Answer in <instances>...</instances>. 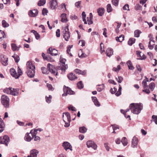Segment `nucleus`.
<instances>
[{"instance_id":"nucleus-58","label":"nucleus","mask_w":157,"mask_h":157,"mask_svg":"<svg viewBox=\"0 0 157 157\" xmlns=\"http://www.w3.org/2000/svg\"><path fill=\"white\" fill-rule=\"evenodd\" d=\"M87 21H88V23L89 25H90L91 24H92L93 23V21L92 20V19L90 18H89L88 17L87 18Z\"/></svg>"},{"instance_id":"nucleus-4","label":"nucleus","mask_w":157,"mask_h":157,"mask_svg":"<svg viewBox=\"0 0 157 157\" xmlns=\"http://www.w3.org/2000/svg\"><path fill=\"white\" fill-rule=\"evenodd\" d=\"M62 30L63 37L65 40L67 41L70 37V33L69 31L68 25L63 28Z\"/></svg>"},{"instance_id":"nucleus-55","label":"nucleus","mask_w":157,"mask_h":157,"mask_svg":"<svg viewBox=\"0 0 157 157\" xmlns=\"http://www.w3.org/2000/svg\"><path fill=\"white\" fill-rule=\"evenodd\" d=\"M35 33V34H34L35 38L37 40H38L40 37V36L39 33L37 32H34Z\"/></svg>"},{"instance_id":"nucleus-21","label":"nucleus","mask_w":157,"mask_h":157,"mask_svg":"<svg viewBox=\"0 0 157 157\" xmlns=\"http://www.w3.org/2000/svg\"><path fill=\"white\" fill-rule=\"evenodd\" d=\"M145 79L142 82V85L144 89H145L146 88H148V86L147 84V82L149 81L148 78L146 76H145Z\"/></svg>"},{"instance_id":"nucleus-12","label":"nucleus","mask_w":157,"mask_h":157,"mask_svg":"<svg viewBox=\"0 0 157 157\" xmlns=\"http://www.w3.org/2000/svg\"><path fill=\"white\" fill-rule=\"evenodd\" d=\"M38 13V10L37 9H34L29 11V15L30 17H34L37 16Z\"/></svg>"},{"instance_id":"nucleus-60","label":"nucleus","mask_w":157,"mask_h":157,"mask_svg":"<svg viewBox=\"0 0 157 157\" xmlns=\"http://www.w3.org/2000/svg\"><path fill=\"white\" fill-rule=\"evenodd\" d=\"M123 9L125 10H129V5L128 4H125L123 7Z\"/></svg>"},{"instance_id":"nucleus-48","label":"nucleus","mask_w":157,"mask_h":157,"mask_svg":"<svg viewBox=\"0 0 157 157\" xmlns=\"http://www.w3.org/2000/svg\"><path fill=\"white\" fill-rule=\"evenodd\" d=\"M52 96L51 95H49V97H46L45 98L46 101L48 103H50L51 101Z\"/></svg>"},{"instance_id":"nucleus-22","label":"nucleus","mask_w":157,"mask_h":157,"mask_svg":"<svg viewBox=\"0 0 157 157\" xmlns=\"http://www.w3.org/2000/svg\"><path fill=\"white\" fill-rule=\"evenodd\" d=\"M68 78L71 80H73L77 79V77L75 74L73 73H70L67 75Z\"/></svg>"},{"instance_id":"nucleus-54","label":"nucleus","mask_w":157,"mask_h":157,"mask_svg":"<svg viewBox=\"0 0 157 157\" xmlns=\"http://www.w3.org/2000/svg\"><path fill=\"white\" fill-rule=\"evenodd\" d=\"M111 126H112L113 129V131H115L117 129H119V126L116 124H114L112 125Z\"/></svg>"},{"instance_id":"nucleus-7","label":"nucleus","mask_w":157,"mask_h":157,"mask_svg":"<svg viewBox=\"0 0 157 157\" xmlns=\"http://www.w3.org/2000/svg\"><path fill=\"white\" fill-rule=\"evenodd\" d=\"M122 87L120 85H119V88L118 91L116 92L117 91V89L114 87L113 88H111L110 90V92L112 94H114L115 93V95L117 96H119L121 94Z\"/></svg>"},{"instance_id":"nucleus-62","label":"nucleus","mask_w":157,"mask_h":157,"mask_svg":"<svg viewBox=\"0 0 157 157\" xmlns=\"http://www.w3.org/2000/svg\"><path fill=\"white\" fill-rule=\"evenodd\" d=\"M151 41H149V44L148 45V47L150 49H152L154 48V45L152 44H151Z\"/></svg>"},{"instance_id":"nucleus-41","label":"nucleus","mask_w":157,"mask_h":157,"mask_svg":"<svg viewBox=\"0 0 157 157\" xmlns=\"http://www.w3.org/2000/svg\"><path fill=\"white\" fill-rule=\"evenodd\" d=\"M46 3L45 0H40L38 3V5L39 6H41L44 5Z\"/></svg>"},{"instance_id":"nucleus-39","label":"nucleus","mask_w":157,"mask_h":157,"mask_svg":"<svg viewBox=\"0 0 157 157\" xmlns=\"http://www.w3.org/2000/svg\"><path fill=\"white\" fill-rule=\"evenodd\" d=\"M73 45H69L67 47V53L68 54L71 56H72V54L70 53L71 49Z\"/></svg>"},{"instance_id":"nucleus-1","label":"nucleus","mask_w":157,"mask_h":157,"mask_svg":"<svg viewBox=\"0 0 157 157\" xmlns=\"http://www.w3.org/2000/svg\"><path fill=\"white\" fill-rule=\"evenodd\" d=\"M131 112L134 114H138L143 109V105L141 103H131L129 106Z\"/></svg>"},{"instance_id":"nucleus-15","label":"nucleus","mask_w":157,"mask_h":157,"mask_svg":"<svg viewBox=\"0 0 157 157\" xmlns=\"http://www.w3.org/2000/svg\"><path fill=\"white\" fill-rule=\"evenodd\" d=\"M48 52L52 56H56L57 55L58 52L57 50L55 48L52 49V48H49L48 49Z\"/></svg>"},{"instance_id":"nucleus-25","label":"nucleus","mask_w":157,"mask_h":157,"mask_svg":"<svg viewBox=\"0 0 157 157\" xmlns=\"http://www.w3.org/2000/svg\"><path fill=\"white\" fill-rule=\"evenodd\" d=\"M5 128V124L2 119L0 118V133L2 132Z\"/></svg>"},{"instance_id":"nucleus-37","label":"nucleus","mask_w":157,"mask_h":157,"mask_svg":"<svg viewBox=\"0 0 157 157\" xmlns=\"http://www.w3.org/2000/svg\"><path fill=\"white\" fill-rule=\"evenodd\" d=\"M121 142L124 146L127 145L128 143L127 140L125 137L122 138Z\"/></svg>"},{"instance_id":"nucleus-57","label":"nucleus","mask_w":157,"mask_h":157,"mask_svg":"<svg viewBox=\"0 0 157 157\" xmlns=\"http://www.w3.org/2000/svg\"><path fill=\"white\" fill-rule=\"evenodd\" d=\"M63 121H64V122L65 123V124L64 125V126L65 127H69L70 126V124H69L70 122H66V121L64 120V115H63Z\"/></svg>"},{"instance_id":"nucleus-33","label":"nucleus","mask_w":157,"mask_h":157,"mask_svg":"<svg viewBox=\"0 0 157 157\" xmlns=\"http://www.w3.org/2000/svg\"><path fill=\"white\" fill-rule=\"evenodd\" d=\"M11 95L14 96H17L18 94V90L16 89L12 88Z\"/></svg>"},{"instance_id":"nucleus-6","label":"nucleus","mask_w":157,"mask_h":157,"mask_svg":"<svg viewBox=\"0 0 157 157\" xmlns=\"http://www.w3.org/2000/svg\"><path fill=\"white\" fill-rule=\"evenodd\" d=\"M66 61V60L65 59H64L60 57L59 61L61 64L60 66L59 69L61 70L62 71H65L68 68L67 65L65 63Z\"/></svg>"},{"instance_id":"nucleus-19","label":"nucleus","mask_w":157,"mask_h":157,"mask_svg":"<svg viewBox=\"0 0 157 157\" xmlns=\"http://www.w3.org/2000/svg\"><path fill=\"white\" fill-rule=\"evenodd\" d=\"M64 116V118L65 120L67 119L68 122H70L71 121V116L68 112H65L63 113V116Z\"/></svg>"},{"instance_id":"nucleus-49","label":"nucleus","mask_w":157,"mask_h":157,"mask_svg":"<svg viewBox=\"0 0 157 157\" xmlns=\"http://www.w3.org/2000/svg\"><path fill=\"white\" fill-rule=\"evenodd\" d=\"M112 3L115 6H117L118 4L119 0H112Z\"/></svg>"},{"instance_id":"nucleus-29","label":"nucleus","mask_w":157,"mask_h":157,"mask_svg":"<svg viewBox=\"0 0 157 157\" xmlns=\"http://www.w3.org/2000/svg\"><path fill=\"white\" fill-rule=\"evenodd\" d=\"M59 9L61 10L63 12L66 10V8L65 4L64 3H63L59 6Z\"/></svg>"},{"instance_id":"nucleus-13","label":"nucleus","mask_w":157,"mask_h":157,"mask_svg":"<svg viewBox=\"0 0 157 157\" xmlns=\"http://www.w3.org/2000/svg\"><path fill=\"white\" fill-rule=\"evenodd\" d=\"M86 50L87 51V52L86 53H84L83 52V50L82 49H80L79 50V52H81L82 53V54L80 56H79V57L80 58H85L87 57L90 53V51L88 49H86Z\"/></svg>"},{"instance_id":"nucleus-38","label":"nucleus","mask_w":157,"mask_h":157,"mask_svg":"<svg viewBox=\"0 0 157 157\" xmlns=\"http://www.w3.org/2000/svg\"><path fill=\"white\" fill-rule=\"evenodd\" d=\"M141 33V32L139 30H136L134 32V36L135 37H138L140 36V34Z\"/></svg>"},{"instance_id":"nucleus-44","label":"nucleus","mask_w":157,"mask_h":157,"mask_svg":"<svg viewBox=\"0 0 157 157\" xmlns=\"http://www.w3.org/2000/svg\"><path fill=\"white\" fill-rule=\"evenodd\" d=\"M77 86L78 88L79 89H82L83 87V85L81 81L77 83Z\"/></svg>"},{"instance_id":"nucleus-18","label":"nucleus","mask_w":157,"mask_h":157,"mask_svg":"<svg viewBox=\"0 0 157 157\" xmlns=\"http://www.w3.org/2000/svg\"><path fill=\"white\" fill-rule=\"evenodd\" d=\"M8 59L4 56L1 57V62L2 63L4 66H6L8 64Z\"/></svg>"},{"instance_id":"nucleus-35","label":"nucleus","mask_w":157,"mask_h":157,"mask_svg":"<svg viewBox=\"0 0 157 157\" xmlns=\"http://www.w3.org/2000/svg\"><path fill=\"white\" fill-rule=\"evenodd\" d=\"M11 48L13 51H18L19 49V47H18L16 44H11Z\"/></svg>"},{"instance_id":"nucleus-45","label":"nucleus","mask_w":157,"mask_h":157,"mask_svg":"<svg viewBox=\"0 0 157 157\" xmlns=\"http://www.w3.org/2000/svg\"><path fill=\"white\" fill-rule=\"evenodd\" d=\"M149 87L151 91H153L155 87V83L153 82L151 83L149 85Z\"/></svg>"},{"instance_id":"nucleus-16","label":"nucleus","mask_w":157,"mask_h":157,"mask_svg":"<svg viewBox=\"0 0 157 157\" xmlns=\"http://www.w3.org/2000/svg\"><path fill=\"white\" fill-rule=\"evenodd\" d=\"M57 6V2L56 0H52L50 2V7L52 10L56 9Z\"/></svg>"},{"instance_id":"nucleus-43","label":"nucleus","mask_w":157,"mask_h":157,"mask_svg":"<svg viewBox=\"0 0 157 157\" xmlns=\"http://www.w3.org/2000/svg\"><path fill=\"white\" fill-rule=\"evenodd\" d=\"M12 57H13L15 60V61L16 62L18 63L19 61L20 60V58L19 56L17 55H14L13 56H12Z\"/></svg>"},{"instance_id":"nucleus-5","label":"nucleus","mask_w":157,"mask_h":157,"mask_svg":"<svg viewBox=\"0 0 157 157\" xmlns=\"http://www.w3.org/2000/svg\"><path fill=\"white\" fill-rule=\"evenodd\" d=\"M1 102L6 108H8L9 106V98L5 95H3L1 98Z\"/></svg>"},{"instance_id":"nucleus-24","label":"nucleus","mask_w":157,"mask_h":157,"mask_svg":"<svg viewBox=\"0 0 157 157\" xmlns=\"http://www.w3.org/2000/svg\"><path fill=\"white\" fill-rule=\"evenodd\" d=\"M67 14L66 13H62L61 15V21L63 22H66L67 21Z\"/></svg>"},{"instance_id":"nucleus-23","label":"nucleus","mask_w":157,"mask_h":157,"mask_svg":"<svg viewBox=\"0 0 157 157\" xmlns=\"http://www.w3.org/2000/svg\"><path fill=\"white\" fill-rule=\"evenodd\" d=\"M29 134H30L29 133H26L24 137L25 140L28 142L30 141L33 138L32 136L31 137V136Z\"/></svg>"},{"instance_id":"nucleus-53","label":"nucleus","mask_w":157,"mask_h":157,"mask_svg":"<svg viewBox=\"0 0 157 157\" xmlns=\"http://www.w3.org/2000/svg\"><path fill=\"white\" fill-rule=\"evenodd\" d=\"M17 73L18 74V76L19 77L22 74V72L21 69L18 67L17 70Z\"/></svg>"},{"instance_id":"nucleus-52","label":"nucleus","mask_w":157,"mask_h":157,"mask_svg":"<svg viewBox=\"0 0 157 157\" xmlns=\"http://www.w3.org/2000/svg\"><path fill=\"white\" fill-rule=\"evenodd\" d=\"M48 13V10L45 8H43L42 10V15L44 16L47 15V13Z\"/></svg>"},{"instance_id":"nucleus-34","label":"nucleus","mask_w":157,"mask_h":157,"mask_svg":"<svg viewBox=\"0 0 157 157\" xmlns=\"http://www.w3.org/2000/svg\"><path fill=\"white\" fill-rule=\"evenodd\" d=\"M135 39L134 38H130L128 42V45L130 46L132 45L133 44L135 43Z\"/></svg>"},{"instance_id":"nucleus-64","label":"nucleus","mask_w":157,"mask_h":157,"mask_svg":"<svg viewBox=\"0 0 157 157\" xmlns=\"http://www.w3.org/2000/svg\"><path fill=\"white\" fill-rule=\"evenodd\" d=\"M123 80V78L121 76L118 77V80H117L118 82L121 83L122 81Z\"/></svg>"},{"instance_id":"nucleus-11","label":"nucleus","mask_w":157,"mask_h":157,"mask_svg":"<svg viewBox=\"0 0 157 157\" xmlns=\"http://www.w3.org/2000/svg\"><path fill=\"white\" fill-rule=\"evenodd\" d=\"M62 146L66 151L68 149H70L71 151L72 150V146L70 144L67 142H64L62 144Z\"/></svg>"},{"instance_id":"nucleus-28","label":"nucleus","mask_w":157,"mask_h":157,"mask_svg":"<svg viewBox=\"0 0 157 157\" xmlns=\"http://www.w3.org/2000/svg\"><path fill=\"white\" fill-rule=\"evenodd\" d=\"M6 37V36L4 32L0 30V40L2 41L3 40V39Z\"/></svg>"},{"instance_id":"nucleus-51","label":"nucleus","mask_w":157,"mask_h":157,"mask_svg":"<svg viewBox=\"0 0 157 157\" xmlns=\"http://www.w3.org/2000/svg\"><path fill=\"white\" fill-rule=\"evenodd\" d=\"M152 118L154 120L155 124H157V116L153 115L152 116Z\"/></svg>"},{"instance_id":"nucleus-59","label":"nucleus","mask_w":157,"mask_h":157,"mask_svg":"<svg viewBox=\"0 0 157 157\" xmlns=\"http://www.w3.org/2000/svg\"><path fill=\"white\" fill-rule=\"evenodd\" d=\"M143 91L145 92L147 94H149L150 92V91L149 89H148V88H146L145 89H144L143 90Z\"/></svg>"},{"instance_id":"nucleus-40","label":"nucleus","mask_w":157,"mask_h":157,"mask_svg":"<svg viewBox=\"0 0 157 157\" xmlns=\"http://www.w3.org/2000/svg\"><path fill=\"white\" fill-rule=\"evenodd\" d=\"M75 72L77 74L81 75H84L86 74V72L85 71H82L80 70L76 69L75 70Z\"/></svg>"},{"instance_id":"nucleus-14","label":"nucleus","mask_w":157,"mask_h":157,"mask_svg":"<svg viewBox=\"0 0 157 157\" xmlns=\"http://www.w3.org/2000/svg\"><path fill=\"white\" fill-rule=\"evenodd\" d=\"M138 140L136 136H134L132 141L131 146L133 148L136 147L138 144Z\"/></svg>"},{"instance_id":"nucleus-26","label":"nucleus","mask_w":157,"mask_h":157,"mask_svg":"<svg viewBox=\"0 0 157 157\" xmlns=\"http://www.w3.org/2000/svg\"><path fill=\"white\" fill-rule=\"evenodd\" d=\"M39 151L35 149L32 150L30 152L32 157H37V155Z\"/></svg>"},{"instance_id":"nucleus-27","label":"nucleus","mask_w":157,"mask_h":157,"mask_svg":"<svg viewBox=\"0 0 157 157\" xmlns=\"http://www.w3.org/2000/svg\"><path fill=\"white\" fill-rule=\"evenodd\" d=\"M98 15L100 16H102L104 13V9L103 8H99L97 10Z\"/></svg>"},{"instance_id":"nucleus-46","label":"nucleus","mask_w":157,"mask_h":157,"mask_svg":"<svg viewBox=\"0 0 157 157\" xmlns=\"http://www.w3.org/2000/svg\"><path fill=\"white\" fill-rule=\"evenodd\" d=\"M2 25L3 27H7L9 26V25L5 20H3L2 22Z\"/></svg>"},{"instance_id":"nucleus-61","label":"nucleus","mask_w":157,"mask_h":157,"mask_svg":"<svg viewBox=\"0 0 157 157\" xmlns=\"http://www.w3.org/2000/svg\"><path fill=\"white\" fill-rule=\"evenodd\" d=\"M56 36L57 37H59L60 36V30L58 29L56 31Z\"/></svg>"},{"instance_id":"nucleus-2","label":"nucleus","mask_w":157,"mask_h":157,"mask_svg":"<svg viewBox=\"0 0 157 157\" xmlns=\"http://www.w3.org/2000/svg\"><path fill=\"white\" fill-rule=\"evenodd\" d=\"M27 67V75L30 78L33 77L35 73V66L31 62L28 61L26 63Z\"/></svg>"},{"instance_id":"nucleus-20","label":"nucleus","mask_w":157,"mask_h":157,"mask_svg":"<svg viewBox=\"0 0 157 157\" xmlns=\"http://www.w3.org/2000/svg\"><path fill=\"white\" fill-rule=\"evenodd\" d=\"M106 54L108 56L110 57L113 54V49L111 48H108L106 50Z\"/></svg>"},{"instance_id":"nucleus-42","label":"nucleus","mask_w":157,"mask_h":157,"mask_svg":"<svg viewBox=\"0 0 157 157\" xmlns=\"http://www.w3.org/2000/svg\"><path fill=\"white\" fill-rule=\"evenodd\" d=\"M107 11L108 13L111 12L113 10L111 5L110 4H108L107 6Z\"/></svg>"},{"instance_id":"nucleus-56","label":"nucleus","mask_w":157,"mask_h":157,"mask_svg":"<svg viewBox=\"0 0 157 157\" xmlns=\"http://www.w3.org/2000/svg\"><path fill=\"white\" fill-rule=\"evenodd\" d=\"M68 108L69 110H71L72 111H76V108L75 107H74L71 105H69L68 106Z\"/></svg>"},{"instance_id":"nucleus-47","label":"nucleus","mask_w":157,"mask_h":157,"mask_svg":"<svg viewBox=\"0 0 157 157\" xmlns=\"http://www.w3.org/2000/svg\"><path fill=\"white\" fill-rule=\"evenodd\" d=\"M42 56L44 60H46L48 61H49V58H50L49 56H45V55L44 53H42Z\"/></svg>"},{"instance_id":"nucleus-8","label":"nucleus","mask_w":157,"mask_h":157,"mask_svg":"<svg viewBox=\"0 0 157 157\" xmlns=\"http://www.w3.org/2000/svg\"><path fill=\"white\" fill-rule=\"evenodd\" d=\"M64 93L62 94L63 96H66L68 94H73L74 92L72 90L69 88L64 86L63 88Z\"/></svg>"},{"instance_id":"nucleus-63","label":"nucleus","mask_w":157,"mask_h":157,"mask_svg":"<svg viewBox=\"0 0 157 157\" xmlns=\"http://www.w3.org/2000/svg\"><path fill=\"white\" fill-rule=\"evenodd\" d=\"M103 34L104 36L106 37H107L106 34H107V29L106 28H104L103 29Z\"/></svg>"},{"instance_id":"nucleus-9","label":"nucleus","mask_w":157,"mask_h":157,"mask_svg":"<svg viewBox=\"0 0 157 157\" xmlns=\"http://www.w3.org/2000/svg\"><path fill=\"white\" fill-rule=\"evenodd\" d=\"M10 140L9 137L7 136H4L3 138H0V143L1 144H4L6 146H8V143Z\"/></svg>"},{"instance_id":"nucleus-10","label":"nucleus","mask_w":157,"mask_h":157,"mask_svg":"<svg viewBox=\"0 0 157 157\" xmlns=\"http://www.w3.org/2000/svg\"><path fill=\"white\" fill-rule=\"evenodd\" d=\"M86 145L88 147H92L95 150H96L97 147V145L94 142L91 140L87 141L86 142Z\"/></svg>"},{"instance_id":"nucleus-36","label":"nucleus","mask_w":157,"mask_h":157,"mask_svg":"<svg viewBox=\"0 0 157 157\" xmlns=\"http://www.w3.org/2000/svg\"><path fill=\"white\" fill-rule=\"evenodd\" d=\"M87 129L85 127H82L79 128V132L82 133H84L86 132Z\"/></svg>"},{"instance_id":"nucleus-30","label":"nucleus","mask_w":157,"mask_h":157,"mask_svg":"<svg viewBox=\"0 0 157 157\" xmlns=\"http://www.w3.org/2000/svg\"><path fill=\"white\" fill-rule=\"evenodd\" d=\"M116 39L117 42H121L124 39V36L123 35H121L119 37H116Z\"/></svg>"},{"instance_id":"nucleus-31","label":"nucleus","mask_w":157,"mask_h":157,"mask_svg":"<svg viewBox=\"0 0 157 157\" xmlns=\"http://www.w3.org/2000/svg\"><path fill=\"white\" fill-rule=\"evenodd\" d=\"M37 130L36 129H35L34 130H32L30 131V132L29 134L31 136H33V137H34L36 136L37 135Z\"/></svg>"},{"instance_id":"nucleus-50","label":"nucleus","mask_w":157,"mask_h":157,"mask_svg":"<svg viewBox=\"0 0 157 157\" xmlns=\"http://www.w3.org/2000/svg\"><path fill=\"white\" fill-rule=\"evenodd\" d=\"M120 67L121 66L120 65H118L117 66V67L113 68V70L116 72L118 71L121 69Z\"/></svg>"},{"instance_id":"nucleus-17","label":"nucleus","mask_w":157,"mask_h":157,"mask_svg":"<svg viewBox=\"0 0 157 157\" xmlns=\"http://www.w3.org/2000/svg\"><path fill=\"white\" fill-rule=\"evenodd\" d=\"M10 72L11 75L15 78H19V76H18L16 71L13 68H11L10 69Z\"/></svg>"},{"instance_id":"nucleus-3","label":"nucleus","mask_w":157,"mask_h":157,"mask_svg":"<svg viewBox=\"0 0 157 157\" xmlns=\"http://www.w3.org/2000/svg\"><path fill=\"white\" fill-rule=\"evenodd\" d=\"M47 67L48 71L47 70L46 68L44 67H42L41 68V70L42 71L43 73L48 74L49 72H50L55 75H57V72H56V69L50 63H48L47 65Z\"/></svg>"},{"instance_id":"nucleus-32","label":"nucleus","mask_w":157,"mask_h":157,"mask_svg":"<svg viewBox=\"0 0 157 157\" xmlns=\"http://www.w3.org/2000/svg\"><path fill=\"white\" fill-rule=\"evenodd\" d=\"M12 91V88L10 87L5 89L3 90L4 93L10 94H11Z\"/></svg>"}]
</instances>
